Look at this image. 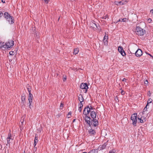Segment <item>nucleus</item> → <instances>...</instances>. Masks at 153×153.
Here are the masks:
<instances>
[{"label":"nucleus","mask_w":153,"mask_h":153,"mask_svg":"<svg viewBox=\"0 0 153 153\" xmlns=\"http://www.w3.org/2000/svg\"><path fill=\"white\" fill-rule=\"evenodd\" d=\"M126 80V79L124 78L122 80V81H125Z\"/></svg>","instance_id":"50"},{"label":"nucleus","mask_w":153,"mask_h":153,"mask_svg":"<svg viewBox=\"0 0 153 153\" xmlns=\"http://www.w3.org/2000/svg\"><path fill=\"white\" fill-rule=\"evenodd\" d=\"M91 124H90V127L91 126H92H92H94L95 127L98 126L99 124L98 121L96 119L94 118L92 120H91Z\"/></svg>","instance_id":"4"},{"label":"nucleus","mask_w":153,"mask_h":153,"mask_svg":"<svg viewBox=\"0 0 153 153\" xmlns=\"http://www.w3.org/2000/svg\"><path fill=\"white\" fill-rule=\"evenodd\" d=\"M89 134H90L94 135L95 134V131L93 129H91L89 131Z\"/></svg>","instance_id":"21"},{"label":"nucleus","mask_w":153,"mask_h":153,"mask_svg":"<svg viewBox=\"0 0 153 153\" xmlns=\"http://www.w3.org/2000/svg\"><path fill=\"white\" fill-rule=\"evenodd\" d=\"M78 98L79 101L80 102L79 104H82V102L84 101V99L82 95L80 94L78 96Z\"/></svg>","instance_id":"14"},{"label":"nucleus","mask_w":153,"mask_h":153,"mask_svg":"<svg viewBox=\"0 0 153 153\" xmlns=\"http://www.w3.org/2000/svg\"><path fill=\"white\" fill-rule=\"evenodd\" d=\"M107 146V143H104L102 146H100L99 147V149H100V150H103L105 149Z\"/></svg>","instance_id":"17"},{"label":"nucleus","mask_w":153,"mask_h":153,"mask_svg":"<svg viewBox=\"0 0 153 153\" xmlns=\"http://www.w3.org/2000/svg\"><path fill=\"white\" fill-rule=\"evenodd\" d=\"M2 15L3 13L1 12L0 11V18L2 16Z\"/></svg>","instance_id":"41"},{"label":"nucleus","mask_w":153,"mask_h":153,"mask_svg":"<svg viewBox=\"0 0 153 153\" xmlns=\"http://www.w3.org/2000/svg\"><path fill=\"white\" fill-rule=\"evenodd\" d=\"M117 99H115V100H117Z\"/></svg>","instance_id":"56"},{"label":"nucleus","mask_w":153,"mask_h":153,"mask_svg":"<svg viewBox=\"0 0 153 153\" xmlns=\"http://www.w3.org/2000/svg\"><path fill=\"white\" fill-rule=\"evenodd\" d=\"M4 42H0V48H4Z\"/></svg>","instance_id":"25"},{"label":"nucleus","mask_w":153,"mask_h":153,"mask_svg":"<svg viewBox=\"0 0 153 153\" xmlns=\"http://www.w3.org/2000/svg\"><path fill=\"white\" fill-rule=\"evenodd\" d=\"M27 89L29 92H31V88H27Z\"/></svg>","instance_id":"42"},{"label":"nucleus","mask_w":153,"mask_h":153,"mask_svg":"<svg viewBox=\"0 0 153 153\" xmlns=\"http://www.w3.org/2000/svg\"><path fill=\"white\" fill-rule=\"evenodd\" d=\"M148 106H149V105H148V104H147L146 106V107L144 108V109H143V112H144L145 111H147V107Z\"/></svg>","instance_id":"29"},{"label":"nucleus","mask_w":153,"mask_h":153,"mask_svg":"<svg viewBox=\"0 0 153 153\" xmlns=\"http://www.w3.org/2000/svg\"><path fill=\"white\" fill-rule=\"evenodd\" d=\"M122 22V19H119L118 20L117 22H116V23H117V22Z\"/></svg>","instance_id":"43"},{"label":"nucleus","mask_w":153,"mask_h":153,"mask_svg":"<svg viewBox=\"0 0 153 153\" xmlns=\"http://www.w3.org/2000/svg\"><path fill=\"white\" fill-rule=\"evenodd\" d=\"M137 113H135L132 114L131 117V119L132 121L133 124L134 126H136L137 122Z\"/></svg>","instance_id":"3"},{"label":"nucleus","mask_w":153,"mask_h":153,"mask_svg":"<svg viewBox=\"0 0 153 153\" xmlns=\"http://www.w3.org/2000/svg\"><path fill=\"white\" fill-rule=\"evenodd\" d=\"M132 53H135V56L137 57H140L142 55V51L140 49H138L135 53L134 52Z\"/></svg>","instance_id":"8"},{"label":"nucleus","mask_w":153,"mask_h":153,"mask_svg":"<svg viewBox=\"0 0 153 153\" xmlns=\"http://www.w3.org/2000/svg\"><path fill=\"white\" fill-rule=\"evenodd\" d=\"M108 150H110L111 149V148L110 146H109L108 147Z\"/></svg>","instance_id":"46"},{"label":"nucleus","mask_w":153,"mask_h":153,"mask_svg":"<svg viewBox=\"0 0 153 153\" xmlns=\"http://www.w3.org/2000/svg\"><path fill=\"white\" fill-rule=\"evenodd\" d=\"M117 99H115V100H117Z\"/></svg>","instance_id":"55"},{"label":"nucleus","mask_w":153,"mask_h":153,"mask_svg":"<svg viewBox=\"0 0 153 153\" xmlns=\"http://www.w3.org/2000/svg\"><path fill=\"white\" fill-rule=\"evenodd\" d=\"M152 101V100L151 98H149L147 101V103L149 104V103H151Z\"/></svg>","instance_id":"28"},{"label":"nucleus","mask_w":153,"mask_h":153,"mask_svg":"<svg viewBox=\"0 0 153 153\" xmlns=\"http://www.w3.org/2000/svg\"><path fill=\"white\" fill-rule=\"evenodd\" d=\"M32 103H29V108H31V104Z\"/></svg>","instance_id":"48"},{"label":"nucleus","mask_w":153,"mask_h":153,"mask_svg":"<svg viewBox=\"0 0 153 153\" xmlns=\"http://www.w3.org/2000/svg\"><path fill=\"white\" fill-rule=\"evenodd\" d=\"M6 20L8 21L9 23L10 24H12L14 23V18L12 16H10V17L7 19Z\"/></svg>","instance_id":"13"},{"label":"nucleus","mask_w":153,"mask_h":153,"mask_svg":"<svg viewBox=\"0 0 153 153\" xmlns=\"http://www.w3.org/2000/svg\"><path fill=\"white\" fill-rule=\"evenodd\" d=\"M116 152V150L114 149H112L111 150H110L109 152V153H115Z\"/></svg>","instance_id":"27"},{"label":"nucleus","mask_w":153,"mask_h":153,"mask_svg":"<svg viewBox=\"0 0 153 153\" xmlns=\"http://www.w3.org/2000/svg\"><path fill=\"white\" fill-rule=\"evenodd\" d=\"M94 22V21H92L90 23V24L91 27L93 29H95L96 28H97V25Z\"/></svg>","instance_id":"11"},{"label":"nucleus","mask_w":153,"mask_h":153,"mask_svg":"<svg viewBox=\"0 0 153 153\" xmlns=\"http://www.w3.org/2000/svg\"><path fill=\"white\" fill-rule=\"evenodd\" d=\"M63 105L62 103H61L60 106V109H62L63 108Z\"/></svg>","instance_id":"33"},{"label":"nucleus","mask_w":153,"mask_h":153,"mask_svg":"<svg viewBox=\"0 0 153 153\" xmlns=\"http://www.w3.org/2000/svg\"><path fill=\"white\" fill-rule=\"evenodd\" d=\"M152 58H153V56L152 57Z\"/></svg>","instance_id":"59"},{"label":"nucleus","mask_w":153,"mask_h":153,"mask_svg":"<svg viewBox=\"0 0 153 153\" xmlns=\"http://www.w3.org/2000/svg\"><path fill=\"white\" fill-rule=\"evenodd\" d=\"M85 122L89 126H90L91 123V119L89 117L87 116V115H85V117H84Z\"/></svg>","instance_id":"6"},{"label":"nucleus","mask_w":153,"mask_h":153,"mask_svg":"<svg viewBox=\"0 0 153 153\" xmlns=\"http://www.w3.org/2000/svg\"><path fill=\"white\" fill-rule=\"evenodd\" d=\"M59 19H60V18L59 17V19H58V20H59Z\"/></svg>","instance_id":"58"},{"label":"nucleus","mask_w":153,"mask_h":153,"mask_svg":"<svg viewBox=\"0 0 153 153\" xmlns=\"http://www.w3.org/2000/svg\"><path fill=\"white\" fill-rule=\"evenodd\" d=\"M148 54L150 56L152 57L153 56L150 54L148 53Z\"/></svg>","instance_id":"52"},{"label":"nucleus","mask_w":153,"mask_h":153,"mask_svg":"<svg viewBox=\"0 0 153 153\" xmlns=\"http://www.w3.org/2000/svg\"><path fill=\"white\" fill-rule=\"evenodd\" d=\"M91 111L89 106H87L84 108L83 114H84L85 115H87V114H88L90 112H91Z\"/></svg>","instance_id":"9"},{"label":"nucleus","mask_w":153,"mask_h":153,"mask_svg":"<svg viewBox=\"0 0 153 153\" xmlns=\"http://www.w3.org/2000/svg\"><path fill=\"white\" fill-rule=\"evenodd\" d=\"M37 142H38V138L36 136H35V140H34V149H36L35 150V151H36V148L35 147V146H36Z\"/></svg>","instance_id":"19"},{"label":"nucleus","mask_w":153,"mask_h":153,"mask_svg":"<svg viewBox=\"0 0 153 153\" xmlns=\"http://www.w3.org/2000/svg\"><path fill=\"white\" fill-rule=\"evenodd\" d=\"M63 81H65L66 80V76H65V77L63 78Z\"/></svg>","instance_id":"39"},{"label":"nucleus","mask_w":153,"mask_h":153,"mask_svg":"<svg viewBox=\"0 0 153 153\" xmlns=\"http://www.w3.org/2000/svg\"><path fill=\"white\" fill-rule=\"evenodd\" d=\"M3 16L5 18L7 19L9 18L10 16H11L7 12H5L4 13Z\"/></svg>","instance_id":"18"},{"label":"nucleus","mask_w":153,"mask_h":153,"mask_svg":"<svg viewBox=\"0 0 153 153\" xmlns=\"http://www.w3.org/2000/svg\"><path fill=\"white\" fill-rule=\"evenodd\" d=\"M152 21V19H148V21H149V22H151Z\"/></svg>","instance_id":"49"},{"label":"nucleus","mask_w":153,"mask_h":153,"mask_svg":"<svg viewBox=\"0 0 153 153\" xmlns=\"http://www.w3.org/2000/svg\"><path fill=\"white\" fill-rule=\"evenodd\" d=\"M151 93L150 91H148V96L150 97L151 96Z\"/></svg>","instance_id":"37"},{"label":"nucleus","mask_w":153,"mask_h":153,"mask_svg":"<svg viewBox=\"0 0 153 153\" xmlns=\"http://www.w3.org/2000/svg\"><path fill=\"white\" fill-rule=\"evenodd\" d=\"M24 121L23 120V121H21V123H22Z\"/></svg>","instance_id":"54"},{"label":"nucleus","mask_w":153,"mask_h":153,"mask_svg":"<svg viewBox=\"0 0 153 153\" xmlns=\"http://www.w3.org/2000/svg\"><path fill=\"white\" fill-rule=\"evenodd\" d=\"M13 137L12 136L10 133H9L8 135V137L7 138V144H10L11 143L10 140H13Z\"/></svg>","instance_id":"7"},{"label":"nucleus","mask_w":153,"mask_h":153,"mask_svg":"<svg viewBox=\"0 0 153 153\" xmlns=\"http://www.w3.org/2000/svg\"><path fill=\"white\" fill-rule=\"evenodd\" d=\"M32 97L33 96L32 95V96H28V100L29 102V103H31L32 102Z\"/></svg>","instance_id":"23"},{"label":"nucleus","mask_w":153,"mask_h":153,"mask_svg":"<svg viewBox=\"0 0 153 153\" xmlns=\"http://www.w3.org/2000/svg\"><path fill=\"white\" fill-rule=\"evenodd\" d=\"M90 110H92L93 109L92 107L91 106H90Z\"/></svg>","instance_id":"47"},{"label":"nucleus","mask_w":153,"mask_h":153,"mask_svg":"<svg viewBox=\"0 0 153 153\" xmlns=\"http://www.w3.org/2000/svg\"><path fill=\"white\" fill-rule=\"evenodd\" d=\"M25 99L26 96H25V94H22V95L21 97V100L22 101V102H21V104H22L23 105H25Z\"/></svg>","instance_id":"12"},{"label":"nucleus","mask_w":153,"mask_h":153,"mask_svg":"<svg viewBox=\"0 0 153 153\" xmlns=\"http://www.w3.org/2000/svg\"><path fill=\"white\" fill-rule=\"evenodd\" d=\"M98 151L97 149H92L88 153H98Z\"/></svg>","instance_id":"20"},{"label":"nucleus","mask_w":153,"mask_h":153,"mask_svg":"<svg viewBox=\"0 0 153 153\" xmlns=\"http://www.w3.org/2000/svg\"><path fill=\"white\" fill-rule=\"evenodd\" d=\"M46 4H48L49 0H44Z\"/></svg>","instance_id":"40"},{"label":"nucleus","mask_w":153,"mask_h":153,"mask_svg":"<svg viewBox=\"0 0 153 153\" xmlns=\"http://www.w3.org/2000/svg\"><path fill=\"white\" fill-rule=\"evenodd\" d=\"M150 12L152 13V15L153 16V9L152 10H151Z\"/></svg>","instance_id":"44"},{"label":"nucleus","mask_w":153,"mask_h":153,"mask_svg":"<svg viewBox=\"0 0 153 153\" xmlns=\"http://www.w3.org/2000/svg\"><path fill=\"white\" fill-rule=\"evenodd\" d=\"M14 45V42L12 40L9 41L8 42H6L4 44V46L3 50H6L8 48H11Z\"/></svg>","instance_id":"1"},{"label":"nucleus","mask_w":153,"mask_h":153,"mask_svg":"<svg viewBox=\"0 0 153 153\" xmlns=\"http://www.w3.org/2000/svg\"><path fill=\"white\" fill-rule=\"evenodd\" d=\"M79 107L78 110H79V111L80 112L82 111L81 108H82V107L83 105H82V104H79Z\"/></svg>","instance_id":"24"},{"label":"nucleus","mask_w":153,"mask_h":153,"mask_svg":"<svg viewBox=\"0 0 153 153\" xmlns=\"http://www.w3.org/2000/svg\"><path fill=\"white\" fill-rule=\"evenodd\" d=\"M138 119L140 120V122L141 123H143L144 122V121L142 119V118H138Z\"/></svg>","instance_id":"31"},{"label":"nucleus","mask_w":153,"mask_h":153,"mask_svg":"<svg viewBox=\"0 0 153 153\" xmlns=\"http://www.w3.org/2000/svg\"><path fill=\"white\" fill-rule=\"evenodd\" d=\"M144 83L145 85H147L148 83V82L147 80H146L145 81H144Z\"/></svg>","instance_id":"35"},{"label":"nucleus","mask_w":153,"mask_h":153,"mask_svg":"<svg viewBox=\"0 0 153 153\" xmlns=\"http://www.w3.org/2000/svg\"><path fill=\"white\" fill-rule=\"evenodd\" d=\"M126 18H123V19H122V21L123 22H126Z\"/></svg>","instance_id":"38"},{"label":"nucleus","mask_w":153,"mask_h":153,"mask_svg":"<svg viewBox=\"0 0 153 153\" xmlns=\"http://www.w3.org/2000/svg\"><path fill=\"white\" fill-rule=\"evenodd\" d=\"M91 116L92 119L96 118V113L94 111H91Z\"/></svg>","instance_id":"16"},{"label":"nucleus","mask_w":153,"mask_h":153,"mask_svg":"<svg viewBox=\"0 0 153 153\" xmlns=\"http://www.w3.org/2000/svg\"><path fill=\"white\" fill-rule=\"evenodd\" d=\"M67 117L68 118H70L71 116V112H70L68 113V114H67Z\"/></svg>","instance_id":"26"},{"label":"nucleus","mask_w":153,"mask_h":153,"mask_svg":"<svg viewBox=\"0 0 153 153\" xmlns=\"http://www.w3.org/2000/svg\"><path fill=\"white\" fill-rule=\"evenodd\" d=\"M117 99H115V100H117Z\"/></svg>","instance_id":"57"},{"label":"nucleus","mask_w":153,"mask_h":153,"mask_svg":"<svg viewBox=\"0 0 153 153\" xmlns=\"http://www.w3.org/2000/svg\"><path fill=\"white\" fill-rule=\"evenodd\" d=\"M108 16L107 15H106L105 16H103L102 17V19H106L107 18H108Z\"/></svg>","instance_id":"34"},{"label":"nucleus","mask_w":153,"mask_h":153,"mask_svg":"<svg viewBox=\"0 0 153 153\" xmlns=\"http://www.w3.org/2000/svg\"><path fill=\"white\" fill-rule=\"evenodd\" d=\"M108 39V36H106L105 35L104 36L103 38V40L105 39L107 40Z\"/></svg>","instance_id":"32"},{"label":"nucleus","mask_w":153,"mask_h":153,"mask_svg":"<svg viewBox=\"0 0 153 153\" xmlns=\"http://www.w3.org/2000/svg\"><path fill=\"white\" fill-rule=\"evenodd\" d=\"M76 120V119H74L73 120V122H75V121Z\"/></svg>","instance_id":"53"},{"label":"nucleus","mask_w":153,"mask_h":153,"mask_svg":"<svg viewBox=\"0 0 153 153\" xmlns=\"http://www.w3.org/2000/svg\"><path fill=\"white\" fill-rule=\"evenodd\" d=\"M118 51L123 56H124L126 55V53L122 46H120L118 47Z\"/></svg>","instance_id":"10"},{"label":"nucleus","mask_w":153,"mask_h":153,"mask_svg":"<svg viewBox=\"0 0 153 153\" xmlns=\"http://www.w3.org/2000/svg\"><path fill=\"white\" fill-rule=\"evenodd\" d=\"M32 94L31 92H29V96H32Z\"/></svg>","instance_id":"45"},{"label":"nucleus","mask_w":153,"mask_h":153,"mask_svg":"<svg viewBox=\"0 0 153 153\" xmlns=\"http://www.w3.org/2000/svg\"><path fill=\"white\" fill-rule=\"evenodd\" d=\"M136 33L138 36H143L145 32V30L139 27H136Z\"/></svg>","instance_id":"2"},{"label":"nucleus","mask_w":153,"mask_h":153,"mask_svg":"<svg viewBox=\"0 0 153 153\" xmlns=\"http://www.w3.org/2000/svg\"><path fill=\"white\" fill-rule=\"evenodd\" d=\"M126 2V1H116L115 2V4L117 5H121L126 4L125 3Z\"/></svg>","instance_id":"15"},{"label":"nucleus","mask_w":153,"mask_h":153,"mask_svg":"<svg viewBox=\"0 0 153 153\" xmlns=\"http://www.w3.org/2000/svg\"><path fill=\"white\" fill-rule=\"evenodd\" d=\"M2 2L3 3H5V1L4 0H1Z\"/></svg>","instance_id":"51"},{"label":"nucleus","mask_w":153,"mask_h":153,"mask_svg":"<svg viewBox=\"0 0 153 153\" xmlns=\"http://www.w3.org/2000/svg\"><path fill=\"white\" fill-rule=\"evenodd\" d=\"M79 51V49L78 48H76L74 49L73 53L76 55L77 54Z\"/></svg>","instance_id":"22"},{"label":"nucleus","mask_w":153,"mask_h":153,"mask_svg":"<svg viewBox=\"0 0 153 153\" xmlns=\"http://www.w3.org/2000/svg\"><path fill=\"white\" fill-rule=\"evenodd\" d=\"M121 93L122 95H123L125 94V92L123 90H121Z\"/></svg>","instance_id":"36"},{"label":"nucleus","mask_w":153,"mask_h":153,"mask_svg":"<svg viewBox=\"0 0 153 153\" xmlns=\"http://www.w3.org/2000/svg\"><path fill=\"white\" fill-rule=\"evenodd\" d=\"M80 88L82 89H85V93H86L88 88L87 83H82L80 85Z\"/></svg>","instance_id":"5"},{"label":"nucleus","mask_w":153,"mask_h":153,"mask_svg":"<svg viewBox=\"0 0 153 153\" xmlns=\"http://www.w3.org/2000/svg\"><path fill=\"white\" fill-rule=\"evenodd\" d=\"M9 54L10 55H13L14 54V52L13 51H11L9 52Z\"/></svg>","instance_id":"30"}]
</instances>
